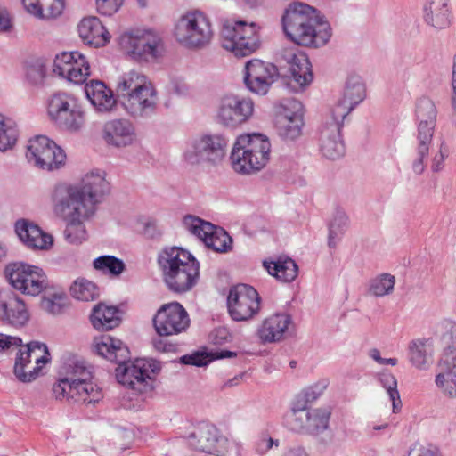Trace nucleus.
<instances>
[{"mask_svg":"<svg viewBox=\"0 0 456 456\" xmlns=\"http://www.w3.org/2000/svg\"><path fill=\"white\" fill-rule=\"evenodd\" d=\"M285 36L297 45L319 48L331 37V28L314 7L295 2L285 9L282 15Z\"/></svg>","mask_w":456,"mask_h":456,"instance_id":"nucleus-1","label":"nucleus"},{"mask_svg":"<svg viewBox=\"0 0 456 456\" xmlns=\"http://www.w3.org/2000/svg\"><path fill=\"white\" fill-rule=\"evenodd\" d=\"M118 101L127 116L134 119L152 118L159 106V93L143 73L130 70L119 76L115 84Z\"/></svg>","mask_w":456,"mask_h":456,"instance_id":"nucleus-2","label":"nucleus"},{"mask_svg":"<svg viewBox=\"0 0 456 456\" xmlns=\"http://www.w3.org/2000/svg\"><path fill=\"white\" fill-rule=\"evenodd\" d=\"M52 392L59 401L94 403L102 398L101 388L92 381L89 368L79 362H71L61 367Z\"/></svg>","mask_w":456,"mask_h":456,"instance_id":"nucleus-3","label":"nucleus"},{"mask_svg":"<svg viewBox=\"0 0 456 456\" xmlns=\"http://www.w3.org/2000/svg\"><path fill=\"white\" fill-rule=\"evenodd\" d=\"M163 281L169 290L183 294L192 289L200 278V263L187 250L173 247L159 256Z\"/></svg>","mask_w":456,"mask_h":456,"instance_id":"nucleus-4","label":"nucleus"},{"mask_svg":"<svg viewBox=\"0 0 456 456\" xmlns=\"http://www.w3.org/2000/svg\"><path fill=\"white\" fill-rule=\"evenodd\" d=\"M270 155L271 142L265 135L243 134L233 143L230 155L231 167L237 174L254 175L267 165Z\"/></svg>","mask_w":456,"mask_h":456,"instance_id":"nucleus-5","label":"nucleus"},{"mask_svg":"<svg viewBox=\"0 0 456 456\" xmlns=\"http://www.w3.org/2000/svg\"><path fill=\"white\" fill-rule=\"evenodd\" d=\"M173 35L176 42L191 50L210 45L214 37L213 25L207 13L192 9L184 12L175 23Z\"/></svg>","mask_w":456,"mask_h":456,"instance_id":"nucleus-6","label":"nucleus"},{"mask_svg":"<svg viewBox=\"0 0 456 456\" xmlns=\"http://www.w3.org/2000/svg\"><path fill=\"white\" fill-rule=\"evenodd\" d=\"M109 183L105 173L95 169L86 173L80 184L72 185L59 183L53 189L52 194L74 202L77 205L86 204L96 212V206L109 192Z\"/></svg>","mask_w":456,"mask_h":456,"instance_id":"nucleus-7","label":"nucleus"},{"mask_svg":"<svg viewBox=\"0 0 456 456\" xmlns=\"http://www.w3.org/2000/svg\"><path fill=\"white\" fill-rule=\"evenodd\" d=\"M259 30L260 27L255 22L224 20L221 28V45L235 57L248 56L261 45Z\"/></svg>","mask_w":456,"mask_h":456,"instance_id":"nucleus-8","label":"nucleus"},{"mask_svg":"<svg viewBox=\"0 0 456 456\" xmlns=\"http://www.w3.org/2000/svg\"><path fill=\"white\" fill-rule=\"evenodd\" d=\"M119 44L132 60L139 62H157L166 53L163 37L151 29L127 30L120 36Z\"/></svg>","mask_w":456,"mask_h":456,"instance_id":"nucleus-9","label":"nucleus"},{"mask_svg":"<svg viewBox=\"0 0 456 456\" xmlns=\"http://www.w3.org/2000/svg\"><path fill=\"white\" fill-rule=\"evenodd\" d=\"M228 139L219 133L200 134L191 138L183 152V159L189 166L216 167L225 158Z\"/></svg>","mask_w":456,"mask_h":456,"instance_id":"nucleus-10","label":"nucleus"},{"mask_svg":"<svg viewBox=\"0 0 456 456\" xmlns=\"http://www.w3.org/2000/svg\"><path fill=\"white\" fill-rule=\"evenodd\" d=\"M51 200L54 214L65 223V240L73 245H80L88 239L86 222L91 219L95 211L86 204L77 205L74 202L51 193Z\"/></svg>","mask_w":456,"mask_h":456,"instance_id":"nucleus-11","label":"nucleus"},{"mask_svg":"<svg viewBox=\"0 0 456 456\" xmlns=\"http://www.w3.org/2000/svg\"><path fill=\"white\" fill-rule=\"evenodd\" d=\"M49 118L61 129L77 133L86 125V110L79 100L72 94L57 92L47 102Z\"/></svg>","mask_w":456,"mask_h":456,"instance_id":"nucleus-12","label":"nucleus"},{"mask_svg":"<svg viewBox=\"0 0 456 456\" xmlns=\"http://www.w3.org/2000/svg\"><path fill=\"white\" fill-rule=\"evenodd\" d=\"M187 439L193 449L213 456H241L242 445L208 423L196 427Z\"/></svg>","mask_w":456,"mask_h":456,"instance_id":"nucleus-13","label":"nucleus"},{"mask_svg":"<svg viewBox=\"0 0 456 456\" xmlns=\"http://www.w3.org/2000/svg\"><path fill=\"white\" fill-rule=\"evenodd\" d=\"M159 370V362L152 359L133 362L126 359L118 363L115 372L119 384L137 394H144L152 390L154 375Z\"/></svg>","mask_w":456,"mask_h":456,"instance_id":"nucleus-14","label":"nucleus"},{"mask_svg":"<svg viewBox=\"0 0 456 456\" xmlns=\"http://www.w3.org/2000/svg\"><path fill=\"white\" fill-rule=\"evenodd\" d=\"M4 274L12 287L23 295L37 297L48 286L45 273L37 265L11 263L6 265Z\"/></svg>","mask_w":456,"mask_h":456,"instance_id":"nucleus-15","label":"nucleus"},{"mask_svg":"<svg viewBox=\"0 0 456 456\" xmlns=\"http://www.w3.org/2000/svg\"><path fill=\"white\" fill-rule=\"evenodd\" d=\"M26 149L27 160L37 168L52 171L65 165L64 151L46 136L38 135L31 138Z\"/></svg>","mask_w":456,"mask_h":456,"instance_id":"nucleus-16","label":"nucleus"},{"mask_svg":"<svg viewBox=\"0 0 456 456\" xmlns=\"http://www.w3.org/2000/svg\"><path fill=\"white\" fill-rule=\"evenodd\" d=\"M18 349L14 374L22 382H31L50 360L47 346L44 343L32 341L25 346L21 343Z\"/></svg>","mask_w":456,"mask_h":456,"instance_id":"nucleus-17","label":"nucleus"},{"mask_svg":"<svg viewBox=\"0 0 456 456\" xmlns=\"http://www.w3.org/2000/svg\"><path fill=\"white\" fill-rule=\"evenodd\" d=\"M184 228L202 240L208 248L224 253L232 248V240L221 227L194 216H186L183 220Z\"/></svg>","mask_w":456,"mask_h":456,"instance_id":"nucleus-18","label":"nucleus"},{"mask_svg":"<svg viewBox=\"0 0 456 456\" xmlns=\"http://www.w3.org/2000/svg\"><path fill=\"white\" fill-rule=\"evenodd\" d=\"M230 316L236 322L253 318L260 309V297L257 291L247 284H238L231 288L227 297Z\"/></svg>","mask_w":456,"mask_h":456,"instance_id":"nucleus-19","label":"nucleus"},{"mask_svg":"<svg viewBox=\"0 0 456 456\" xmlns=\"http://www.w3.org/2000/svg\"><path fill=\"white\" fill-rule=\"evenodd\" d=\"M254 111L253 102L236 94H225L218 102L216 118L226 127H237L247 122Z\"/></svg>","mask_w":456,"mask_h":456,"instance_id":"nucleus-20","label":"nucleus"},{"mask_svg":"<svg viewBox=\"0 0 456 456\" xmlns=\"http://www.w3.org/2000/svg\"><path fill=\"white\" fill-rule=\"evenodd\" d=\"M303 105L295 99L284 101L276 116L275 128L284 141H295L302 134L304 126Z\"/></svg>","mask_w":456,"mask_h":456,"instance_id":"nucleus-21","label":"nucleus"},{"mask_svg":"<svg viewBox=\"0 0 456 456\" xmlns=\"http://www.w3.org/2000/svg\"><path fill=\"white\" fill-rule=\"evenodd\" d=\"M434 384L440 394L450 400H456V346H446L436 363Z\"/></svg>","mask_w":456,"mask_h":456,"instance_id":"nucleus-22","label":"nucleus"},{"mask_svg":"<svg viewBox=\"0 0 456 456\" xmlns=\"http://www.w3.org/2000/svg\"><path fill=\"white\" fill-rule=\"evenodd\" d=\"M153 324L159 335L172 336L184 331L190 325V319L181 304L171 302L158 310Z\"/></svg>","mask_w":456,"mask_h":456,"instance_id":"nucleus-23","label":"nucleus"},{"mask_svg":"<svg viewBox=\"0 0 456 456\" xmlns=\"http://www.w3.org/2000/svg\"><path fill=\"white\" fill-rule=\"evenodd\" d=\"M282 58L288 64V85L293 92L305 90L314 80L312 65L305 53L285 49Z\"/></svg>","mask_w":456,"mask_h":456,"instance_id":"nucleus-24","label":"nucleus"},{"mask_svg":"<svg viewBox=\"0 0 456 456\" xmlns=\"http://www.w3.org/2000/svg\"><path fill=\"white\" fill-rule=\"evenodd\" d=\"M54 74L74 84L84 83L90 75L86 56L77 51L62 52L53 61Z\"/></svg>","mask_w":456,"mask_h":456,"instance_id":"nucleus-25","label":"nucleus"},{"mask_svg":"<svg viewBox=\"0 0 456 456\" xmlns=\"http://www.w3.org/2000/svg\"><path fill=\"white\" fill-rule=\"evenodd\" d=\"M276 67L258 59H252L246 62L244 68V83L252 93L265 95L277 77Z\"/></svg>","mask_w":456,"mask_h":456,"instance_id":"nucleus-26","label":"nucleus"},{"mask_svg":"<svg viewBox=\"0 0 456 456\" xmlns=\"http://www.w3.org/2000/svg\"><path fill=\"white\" fill-rule=\"evenodd\" d=\"M344 120L327 114L320 130V150L329 159H337L345 153V144L341 137V128Z\"/></svg>","mask_w":456,"mask_h":456,"instance_id":"nucleus-27","label":"nucleus"},{"mask_svg":"<svg viewBox=\"0 0 456 456\" xmlns=\"http://www.w3.org/2000/svg\"><path fill=\"white\" fill-rule=\"evenodd\" d=\"M365 96L366 89L362 78L359 76H350L346 82L342 97L328 114L336 117L338 120H344L354 107L364 100Z\"/></svg>","mask_w":456,"mask_h":456,"instance_id":"nucleus-28","label":"nucleus"},{"mask_svg":"<svg viewBox=\"0 0 456 456\" xmlns=\"http://www.w3.org/2000/svg\"><path fill=\"white\" fill-rule=\"evenodd\" d=\"M102 138L111 147L126 148L137 142L134 125L127 118L107 121L102 128Z\"/></svg>","mask_w":456,"mask_h":456,"instance_id":"nucleus-29","label":"nucleus"},{"mask_svg":"<svg viewBox=\"0 0 456 456\" xmlns=\"http://www.w3.org/2000/svg\"><path fill=\"white\" fill-rule=\"evenodd\" d=\"M292 322L287 314H275L268 316L257 330L259 338L265 343L280 342L286 338Z\"/></svg>","mask_w":456,"mask_h":456,"instance_id":"nucleus-30","label":"nucleus"},{"mask_svg":"<svg viewBox=\"0 0 456 456\" xmlns=\"http://www.w3.org/2000/svg\"><path fill=\"white\" fill-rule=\"evenodd\" d=\"M435 354L434 340L431 338H419L408 345V361L417 370H428L433 364Z\"/></svg>","mask_w":456,"mask_h":456,"instance_id":"nucleus-31","label":"nucleus"},{"mask_svg":"<svg viewBox=\"0 0 456 456\" xmlns=\"http://www.w3.org/2000/svg\"><path fill=\"white\" fill-rule=\"evenodd\" d=\"M15 230L20 240L30 248L48 250L53 243L50 234L44 232L37 224L28 221H18Z\"/></svg>","mask_w":456,"mask_h":456,"instance_id":"nucleus-32","label":"nucleus"},{"mask_svg":"<svg viewBox=\"0 0 456 456\" xmlns=\"http://www.w3.org/2000/svg\"><path fill=\"white\" fill-rule=\"evenodd\" d=\"M86 98L99 113L111 111L117 103L113 92L100 80H91L85 86Z\"/></svg>","mask_w":456,"mask_h":456,"instance_id":"nucleus-33","label":"nucleus"},{"mask_svg":"<svg viewBox=\"0 0 456 456\" xmlns=\"http://www.w3.org/2000/svg\"><path fill=\"white\" fill-rule=\"evenodd\" d=\"M30 314L23 299L12 296L0 300V321L12 326H24L29 320Z\"/></svg>","mask_w":456,"mask_h":456,"instance_id":"nucleus-34","label":"nucleus"},{"mask_svg":"<svg viewBox=\"0 0 456 456\" xmlns=\"http://www.w3.org/2000/svg\"><path fill=\"white\" fill-rule=\"evenodd\" d=\"M78 33L85 44L94 47L104 46L110 40V34L101 20L94 16L84 18L80 21Z\"/></svg>","mask_w":456,"mask_h":456,"instance_id":"nucleus-35","label":"nucleus"},{"mask_svg":"<svg viewBox=\"0 0 456 456\" xmlns=\"http://www.w3.org/2000/svg\"><path fill=\"white\" fill-rule=\"evenodd\" d=\"M93 347L102 357L118 363L128 359L130 354L128 347L120 339L109 335L95 338Z\"/></svg>","mask_w":456,"mask_h":456,"instance_id":"nucleus-36","label":"nucleus"},{"mask_svg":"<svg viewBox=\"0 0 456 456\" xmlns=\"http://www.w3.org/2000/svg\"><path fill=\"white\" fill-rule=\"evenodd\" d=\"M416 118L418 120L417 136L434 137L436 124V108L429 98H420L416 106Z\"/></svg>","mask_w":456,"mask_h":456,"instance_id":"nucleus-37","label":"nucleus"},{"mask_svg":"<svg viewBox=\"0 0 456 456\" xmlns=\"http://www.w3.org/2000/svg\"><path fill=\"white\" fill-rule=\"evenodd\" d=\"M424 20L436 29L449 27L452 20L450 0H428L424 6Z\"/></svg>","mask_w":456,"mask_h":456,"instance_id":"nucleus-38","label":"nucleus"},{"mask_svg":"<svg viewBox=\"0 0 456 456\" xmlns=\"http://www.w3.org/2000/svg\"><path fill=\"white\" fill-rule=\"evenodd\" d=\"M263 266L271 276L284 283L293 281L298 274L297 263L285 256H281L275 260H264Z\"/></svg>","mask_w":456,"mask_h":456,"instance_id":"nucleus-39","label":"nucleus"},{"mask_svg":"<svg viewBox=\"0 0 456 456\" xmlns=\"http://www.w3.org/2000/svg\"><path fill=\"white\" fill-rule=\"evenodd\" d=\"M26 11L39 20L54 19L65 7V0H21Z\"/></svg>","mask_w":456,"mask_h":456,"instance_id":"nucleus-40","label":"nucleus"},{"mask_svg":"<svg viewBox=\"0 0 456 456\" xmlns=\"http://www.w3.org/2000/svg\"><path fill=\"white\" fill-rule=\"evenodd\" d=\"M118 311L116 307L100 303L95 305L91 314L93 326L99 330H109L119 324Z\"/></svg>","mask_w":456,"mask_h":456,"instance_id":"nucleus-41","label":"nucleus"},{"mask_svg":"<svg viewBox=\"0 0 456 456\" xmlns=\"http://www.w3.org/2000/svg\"><path fill=\"white\" fill-rule=\"evenodd\" d=\"M19 135L17 122L12 118L0 113V151L12 150L17 144Z\"/></svg>","mask_w":456,"mask_h":456,"instance_id":"nucleus-42","label":"nucleus"},{"mask_svg":"<svg viewBox=\"0 0 456 456\" xmlns=\"http://www.w3.org/2000/svg\"><path fill=\"white\" fill-rule=\"evenodd\" d=\"M432 142L433 138L416 135V144L414 156L411 161V169L417 175H422L426 169Z\"/></svg>","mask_w":456,"mask_h":456,"instance_id":"nucleus-43","label":"nucleus"},{"mask_svg":"<svg viewBox=\"0 0 456 456\" xmlns=\"http://www.w3.org/2000/svg\"><path fill=\"white\" fill-rule=\"evenodd\" d=\"M395 277L388 273H382L373 277L368 286V293L375 297L389 296L394 292Z\"/></svg>","mask_w":456,"mask_h":456,"instance_id":"nucleus-44","label":"nucleus"},{"mask_svg":"<svg viewBox=\"0 0 456 456\" xmlns=\"http://www.w3.org/2000/svg\"><path fill=\"white\" fill-rule=\"evenodd\" d=\"M349 224L347 215L343 210H336L329 224L328 246L334 248L341 240Z\"/></svg>","mask_w":456,"mask_h":456,"instance_id":"nucleus-45","label":"nucleus"},{"mask_svg":"<svg viewBox=\"0 0 456 456\" xmlns=\"http://www.w3.org/2000/svg\"><path fill=\"white\" fill-rule=\"evenodd\" d=\"M305 434L319 435L329 427L330 412L325 409L308 410Z\"/></svg>","mask_w":456,"mask_h":456,"instance_id":"nucleus-46","label":"nucleus"},{"mask_svg":"<svg viewBox=\"0 0 456 456\" xmlns=\"http://www.w3.org/2000/svg\"><path fill=\"white\" fill-rule=\"evenodd\" d=\"M69 291L72 297L78 301H94L99 297L97 286L84 278L77 279L70 286Z\"/></svg>","mask_w":456,"mask_h":456,"instance_id":"nucleus-47","label":"nucleus"},{"mask_svg":"<svg viewBox=\"0 0 456 456\" xmlns=\"http://www.w3.org/2000/svg\"><path fill=\"white\" fill-rule=\"evenodd\" d=\"M237 353L229 350H216L208 354L195 353L181 357V362L183 364L205 366L213 360L236 357Z\"/></svg>","mask_w":456,"mask_h":456,"instance_id":"nucleus-48","label":"nucleus"},{"mask_svg":"<svg viewBox=\"0 0 456 456\" xmlns=\"http://www.w3.org/2000/svg\"><path fill=\"white\" fill-rule=\"evenodd\" d=\"M68 303L67 295L62 291H59L43 297L40 306L45 312L57 315L63 313L68 306Z\"/></svg>","mask_w":456,"mask_h":456,"instance_id":"nucleus-49","label":"nucleus"},{"mask_svg":"<svg viewBox=\"0 0 456 456\" xmlns=\"http://www.w3.org/2000/svg\"><path fill=\"white\" fill-rule=\"evenodd\" d=\"M93 266L97 271L114 276L121 274L125 270L124 262L110 255L101 256L95 258L93 262Z\"/></svg>","mask_w":456,"mask_h":456,"instance_id":"nucleus-50","label":"nucleus"},{"mask_svg":"<svg viewBox=\"0 0 456 456\" xmlns=\"http://www.w3.org/2000/svg\"><path fill=\"white\" fill-rule=\"evenodd\" d=\"M379 380L392 402L393 411L397 412L401 408L402 402L397 389L396 378L390 372L383 371L379 373Z\"/></svg>","mask_w":456,"mask_h":456,"instance_id":"nucleus-51","label":"nucleus"},{"mask_svg":"<svg viewBox=\"0 0 456 456\" xmlns=\"http://www.w3.org/2000/svg\"><path fill=\"white\" fill-rule=\"evenodd\" d=\"M308 410L293 408L284 417L285 425L292 431L305 433Z\"/></svg>","mask_w":456,"mask_h":456,"instance_id":"nucleus-52","label":"nucleus"},{"mask_svg":"<svg viewBox=\"0 0 456 456\" xmlns=\"http://www.w3.org/2000/svg\"><path fill=\"white\" fill-rule=\"evenodd\" d=\"M436 336L447 346H454L456 343V322L444 319L436 326Z\"/></svg>","mask_w":456,"mask_h":456,"instance_id":"nucleus-53","label":"nucleus"},{"mask_svg":"<svg viewBox=\"0 0 456 456\" xmlns=\"http://www.w3.org/2000/svg\"><path fill=\"white\" fill-rule=\"evenodd\" d=\"M449 153L447 144L444 142H441L431 159L430 169L432 172L438 173L444 168L445 159L448 158Z\"/></svg>","mask_w":456,"mask_h":456,"instance_id":"nucleus-54","label":"nucleus"},{"mask_svg":"<svg viewBox=\"0 0 456 456\" xmlns=\"http://www.w3.org/2000/svg\"><path fill=\"white\" fill-rule=\"evenodd\" d=\"M97 12L105 16H111L122 6L124 0H94Z\"/></svg>","mask_w":456,"mask_h":456,"instance_id":"nucleus-55","label":"nucleus"},{"mask_svg":"<svg viewBox=\"0 0 456 456\" xmlns=\"http://www.w3.org/2000/svg\"><path fill=\"white\" fill-rule=\"evenodd\" d=\"M407 456H444L441 450L431 444H414L408 451Z\"/></svg>","mask_w":456,"mask_h":456,"instance_id":"nucleus-56","label":"nucleus"},{"mask_svg":"<svg viewBox=\"0 0 456 456\" xmlns=\"http://www.w3.org/2000/svg\"><path fill=\"white\" fill-rule=\"evenodd\" d=\"M329 380L322 379L307 387L305 391V397L306 401L313 402L319 398L326 390L329 386Z\"/></svg>","mask_w":456,"mask_h":456,"instance_id":"nucleus-57","label":"nucleus"},{"mask_svg":"<svg viewBox=\"0 0 456 456\" xmlns=\"http://www.w3.org/2000/svg\"><path fill=\"white\" fill-rule=\"evenodd\" d=\"M280 441L278 439L264 436L256 442L255 450L258 455L264 456L271 451L273 447H278Z\"/></svg>","mask_w":456,"mask_h":456,"instance_id":"nucleus-58","label":"nucleus"},{"mask_svg":"<svg viewBox=\"0 0 456 456\" xmlns=\"http://www.w3.org/2000/svg\"><path fill=\"white\" fill-rule=\"evenodd\" d=\"M170 90L176 95L185 96L190 93L191 87L185 78L182 77H175L171 80Z\"/></svg>","mask_w":456,"mask_h":456,"instance_id":"nucleus-59","label":"nucleus"},{"mask_svg":"<svg viewBox=\"0 0 456 456\" xmlns=\"http://www.w3.org/2000/svg\"><path fill=\"white\" fill-rule=\"evenodd\" d=\"M45 76V68L41 63H36L27 68V77L34 84L41 83Z\"/></svg>","mask_w":456,"mask_h":456,"instance_id":"nucleus-60","label":"nucleus"},{"mask_svg":"<svg viewBox=\"0 0 456 456\" xmlns=\"http://www.w3.org/2000/svg\"><path fill=\"white\" fill-rule=\"evenodd\" d=\"M22 340L18 337H12L0 333V351L16 349L20 346Z\"/></svg>","mask_w":456,"mask_h":456,"instance_id":"nucleus-61","label":"nucleus"},{"mask_svg":"<svg viewBox=\"0 0 456 456\" xmlns=\"http://www.w3.org/2000/svg\"><path fill=\"white\" fill-rule=\"evenodd\" d=\"M22 340L18 337H12L0 333V351L16 349L20 346Z\"/></svg>","mask_w":456,"mask_h":456,"instance_id":"nucleus-62","label":"nucleus"},{"mask_svg":"<svg viewBox=\"0 0 456 456\" xmlns=\"http://www.w3.org/2000/svg\"><path fill=\"white\" fill-rule=\"evenodd\" d=\"M369 356L379 365H391L395 366L398 363V359L395 357L384 358L379 349L372 348L369 352Z\"/></svg>","mask_w":456,"mask_h":456,"instance_id":"nucleus-63","label":"nucleus"},{"mask_svg":"<svg viewBox=\"0 0 456 456\" xmlns=\"http://www.w3.org/2000/svg\"><path fill=\"white\" fill-rule=\"evenodd\" d=\"M280 456H309L305 447L300 445H292L285 447Z\"/></svg>","mask_w":456,"mask_h":456,"instance_id":"nucleus-64","label":"nucleus"}]
</instances>
